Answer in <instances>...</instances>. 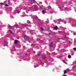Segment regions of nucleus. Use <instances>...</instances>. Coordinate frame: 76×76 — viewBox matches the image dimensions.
<instances>
[{
	"label": "nucleus",
	"mask_w": 76,
	"mask_h": 76,
	"mask_svg": "<svg viewBox=\"0 0 76 76\" xmlns=\"http://www.w3.org/2000/svg\"><path fill=\"white\" fill-rule=\"evenodd\" d=\"M59 21H60V22H61V19H59Z\"/></svg>",
	"instance_id": "c85d7f7f"
},
{
	"label": "nucleus",
	"mask_w": 76,
	"mask_h": 76,
	"mask_svg": "<svg viewBox=\"0 0 76 76\" xmlns=\"http://www.w3.org/2000/svg\"><path fill=\"white\" fill-rule=\"evenodd\" d=\"M27 41H28V42H31V41H30V40H29V39H28L27 40Z\"/></svg>",
	"instance_id": "393cba45"
},
{
	"label": "nucleus",
	"mask_w": 76,
	"mask_h": 76,
	"mask_svg": "<svg viewBox=\"0 0 76 76\" xmlns=\"http://www.w3.org/2000/svg\"><path fill=\"white\" fill-rule=\"evenodd\" d=\"M34 53H35V52H34Z\"/></svg>",
	"instance_id": "e433bc0d"
},
{
	"label": "nucleus",
	"mask_w": 76,
	"mask_h": 76,
	"mask_svg": "<svg viewBox=\"0 0 76 76\" xmlns=\"http://www.w3.org/2000/svg\"><path fill=\"white\" fill-rule=\"evenodd\" d=\"M8 26L9 28H12V26H11L9 25H8Z\"/></svg>",
	"instance_id": "6ab92c4d"
},
{
	"label": "nucleus",
	"mask_w": 76,
	"mask_h": 76,
	"mask_svg": "<svg viewBox=\"0 0 76 76\" xmlns=\"http://www.w3.org/2000/svg\"><path fill=\"white\" fill-rule=\"evenodd\" d=\"M23 37H24V38H27V37L26 35H24Z\"/></svg>",
	"instance_id": "5701e85b"
},
{
	"label": "nucleus",
	"mask_w": 76,
	"mask_h": 76,
	"mask_svg": "<svg viewBox=\"0 0 76 76\" xmlns=\"http://www.w3.org/2000/svg\"><path fill=\"white\" fill-rule=\"evenodd\" d=\"M56 12L54 11L53 10H52L50 12V13H56Z\"/></svg>",
	"instance_id": "39448f33"
},
{
	"label": "nucleus",
	"mask_w": 76,
	"mask_h": 76,
	"mask_svg": "<svg viewBox=\"0 0 76 76\" xmlns=\"http://www.w3.org/2000/svg\"><path fill=\"white\" fill-rule=\"evenodd\" d=\"M63 62L64 63H65V64H67V62H66V61L64 60L63 61Z\"/></svg>",
	"instance_id": "2eb2a0df"
},
{
	"label": "nucleus",
	"mask_w": 76,
	"mask_h": 76,
	"mask_svg": "<svg viewBox=\"0 0 76 76\" xmlns=\"http://www.w3.org/2000/svg\"><path fill=\"white\" fill-rule=\"evenodd\" d=\"M10 31V32L11 34H13V33H12V31H11L10 30H9Z\"/></svg>",
	"instance_id": "a211bd4d"
},
{
	"label": "nucleus",
	"mask_w": 76,
	"mask_h": 76,
	"mask_svg": "<svg viewBox=\"0 0 76 76\" xmlns=\"http://www.w3.org/2000/svg\"><path fill=\"white\" fill-rule=\"evenodd\" d=\"M4 44H5V45L6 46L7 45V43H6V41H4Z\"/></svg>",
	"instance_id": "6e6552de"
},
{
	"label": "nucleus",
	"mask_w": 76,
	"mask_h": 76,
	"mask_svg": "<svg viewBox=\"0 0 76 76\" xmlns=\"http://www.w3.org/2000/svg\"><path fill=\"white\" fill-rule=\"evenodd\" d=\"M41 30H42V31H43V30H44V29H43V28H42V27L41 28Z\"/></svg>",
	"instance_id": "b1692460"
},
{
	"label": "nucleus",
	"mask_w": 76,
	"mask_h": 76,
	"mask_svg": "<svg viewBox=\"0 0 76 76\" xmlns=\"http://www.w3.org/2000/svg\"><path fill=\"white\" fill-rule=\"evenodd\" d=\"M42 14H43V15H44L45 13V11L43 10L42 11Z\"/></svg>",
	"instance_id": "0eeeda50"
},
{
	"label": "nucleus",
	"mask_w": 76,
	"mask_h": 76,
	"mask_svg": "<svg viewBox=\"0 0 76 76\" xmlns=\"http://www.w3.org/2000/svg\"><path fill=\"white\" fill-rule=\"evenodd\" d=\"M11 18L12 19V18H13V16H11Z\"/></svg>",
	"instance_id": "2f4dec72"
},
{
	"label": "nucleus",
	"mask_w": 76,
	"mask_h": 76,
	"mask_svg": "<svg viewBox=\"0 0 76 76\" xmlns=\"http://www.w3.org/2000/svg\"><path fill=\"white\" fill-rule=\"evenodd\" d=\"M5 6H7V7L8 6V5L7 4H6Z\"/></svg>",
	"instance_id": "c756f323"
},
{
	"label": "nucleus",
	"mask_w": 76,
	"mask_h": 76,
	"mask_svg": "<svg viewBox=\"0 0 76 76\" xmlns=\"http://www.w3.org/2000/svg\"><path fill=\"white\" fill-rule=\"evenodd\" d=\"M39 3V4H42V2H40Z\"/></svg>",
	"instance_id": "7c9ffc66"
},
{
	"label": "nucleus",
	"mask_w": 76,
	"mask_h": 76,
	"mask_svg": "<svg viewBox=\"0 0 76 76\" xmlns=\"http://www.w3.org/2000/svg\"><path fill=\"white\" fill-rule=\"evenodd\" d=\"M68 58H71V56L70 55H69L68 56Z\"/></svg>",
	"instance_id": "f3484780"
},
{
	"label": "nucleus",
	"mask_w": 76,
	"mask_h": 76,
	"mask_svg": "<svg viewBox=\"0 0 76 76\" xmlns=\"http://www.w3.org/2000/svg\"><path fill=\"white\" fill-rule=\"evenodd\" d=\"M67 73V72L66 71V70H65L64 72V74H66Z\"/></svg>",
	"instance_id": "dca6fc26"
},
{
	"label": "nucleus",
	"mask_w": 76,
	"mask_h": 76,
	"mask_svg": "<svg viewBox=\"0 0 76 76\" xmlns=\"http://www.w3.org/2000/svg\"><path fill=\"white\" fill-rule=\"evenodd\" d=\"M39 7V10H42V8L40 6H38Z\"/></svg>",
	"instance_id": "f8f14e48"
},
{
	"label": "nucleus",
	"mask_w": 76,
	"mask_h": 76,
	"mask_svg": "<svg viewBox=\"0 0 76 76\" xmlns=\"http://www.w3.org/2000/svg\"><path fill=\"white\" fill-rule=\"evenodd\" d=\"M34 67L35 68V67H38V66H36V67H35V66H34Z\"/></svg>",
	"instance_id": "72a5a7b5"
},
{
	"label": "nucleus",
	"mask_w": 76,
	"mask_h": 76,
	"mask_svg": "<svg viewBox=\"0 0 76 76\" xmlns=\"http://www.w3.org/2000/svg\"><path fill=\"white\" fill-rule=\"evenodd\" d=\"M33 19H34L35 20H37L38 19V17L36 15H33Z\"/></svg>",
	"instance_id": "7ed1b4c3"
},
{
	"label": "nucleus",
	"mask_w": 76,
	"mask_h": 76,
	"mask_svg": "<svg viewBox=\"0 0 76 76\" xmlns=\"http://www.w3.org/2000/svg\"><path fill=\"white\" fill-rule=\"evenodd\" d=\"M27 23H29V22H30V21H29V20H27Z\"/></svg>",
	"instance_id": "a878e982"
},
{
	"label": "nucleus",
	"mask_w": 76,
	"mask_h": 76,
	"mask_svg": "<svg viewBox=\"0 0 76 76\" xmlns=\"http://www.w3.org/2000/svg\"><path fill=\"white\" fill-rule=\"evenodd\" d=\"M24 54H25L26 55H27V53H26V54L25 53Z\"/></svg>",
	"instance_id": "f704fd0d"
},
{
	"label": "nucleus",
	"mask_w": 76,
	"mask_h": 76,
	"mask_svg": "<svg viewBox=\"0 0 76 76\" xmlns=\"http://www.w3.org/2000/svg\"><path fill=\"white\" fill-rule=\"evenodd\" d=\"M14 26H15V27H17V28H20V27L18 26V25H14Z\"/></svg>",
	"instance_id": "ddd939ff"
},
{
	"label": "nucleus",
	"mask_w": 76,
	"mask_h": 76,
	"mask_svg": "<svg viewBox=\"0 0 76 76\" xmlns=\"http://www.w3.org/2000/svg\"><path fill=\"white\" fill-rule=\"evenodd\" d=\"M19 7H18L16 9V12L18 14H19Z\"/></svg>",
	"instance_id": "20e7f679"
},
{
	"label": "nucleus",
	"mask_w": 76,
	"mask_h": 76,
	"mask_svg": "<svg viewBox=\"0 0 76 76\" xmlns=\"http://www.w3.org/2000/svg\"><path fill=\"white\" fill-rule=\"evenodd\" d=\"M74 50L75 51H76V48H73Z\"/></svg>",
	"instance_id": "aec40b11"
},
{
	"label": "nucleus",
	"mask_w": 76,
	"mask_h": 76,
	"mask_svg": "<svg viewBox=\"0 0 76 76\" xmlns=\"http://www.w3.org/2000/svg\"><path fill=\"white\" fill-rule=\"evenodd\" d=\"M0 4H1V5H3V3H1Z\"/></svg>",
	"instance_id": "cd10ccee"
},
{
	"label": "nucleus",
	"mask_w": 76,
	"mask_h": 76,
	"mask_svg": "<svg viewBox=\"0 0 76 76\" xmlns=\"http://www.w3.org/2000/svg\"><path fill=\"white\" fill-rule=\"evenodd\" d=\"M60 9L61 11H63V10H69V8L67 7H66L65 8V9H64V8H63V7L61 6L60 7Z\"/></svg>",
	"instance_id": "f257e3e1"
},
{
	"label": "nucleus",
	"mask_w": 76,
	"mask_h": 76,
	"mask_svg": "<svg viewBox=\"0 0 76 76\" xmlns=\"http://www.w3.org/2000/svg\"><path fill=\"white\" fill-rule=\"evenodd\" d=\"M28 12H29V10L28 11Z\"/></svg>",
	"instance_id": "58836bf2"
},
{
	"label": "nucleus",
	"mask_w": 76,
	"mask_h": 76,
	"mask_svg": "<svg viewBox=\"0 0 76 76\" xmlns=\"http://www.w3.org/2000/svg\"><path fill=\"white\" fill-rule=\"evenodd\" d=\"M33 1H35V0H33Z\"/></svg>",
	"instance_id": "4c0bfd02"
},
{
	"label": "nucleus",
	"mask_w": 76,
	"mask_h": 76,
	"mask_svg": "<svg viewBox=\"0 0 76 76\" xmlns=\"http://www.w3.org/2000/svg\"><path fill=\"white\" fill-rule=\"evenodd\" d=\"M25 26H26V24H25Z\"/></svg>",
	"instance_id": "473e14b6"
},
{
	"label": "nucleus",
	"mask_w": 76,
	"mask_h": 76,
	"mask_svg": "<svg viewBox=\"0 0 76 76\" xmlns=\"http://www.w3.org/2000/svg\"><path fill=\"white\" fill-rule=\"evenodd\" d=\"M64 23L65 24H66V21H64Z\"/></svg>",
	"instance_id": "bb28decb"
},
{
	"label": "nucleus",
	"mask_w": 76,
	"mask_h": 76,
	"mask_svg": "<svg viewBox=\"0 0 76 76\" xmlns=\"http://www.w3.org/2000/svg\"><path fill=\"white\" fill-rule=\"evenodd\" d=\"M4 3H5V2H4Z\"/></svg>",
	"instance_id": "ea45409f"
},
{
	"label": "nucleus",
	"mask_w": 76,
	"mask_h": 76,
	"mask_svg": "<svg viewBox=\"0 0 76 76\" xmlns=\"http://www.w3.org/2000/svg\"><path fill=\"white\" fill-rule=\"evenodd\" d=\"M48 9H51V6H49L48 7Z\"/></svg>",
	"instance_id": "4be33fe9"
},
{
	"label": "nucleus",
	"mask_w": 76,
	"mask_h": 76,
	"mask_svg": "<svg viewBox=\"0 0 76 76\" xmlns=\"http://www.w3.org/2000/svg\"><path fill=\"white\" fill-rule=\"evenodd\" d=\"M53 44V43H51L50 45V47H52Z\"/></svg>",
	"instance_id": "4468645a"
},
{
	"label": "nucleus",
	"mask_w": 76,
	"mask_h": 76,
	"mask_svg": "<svg viewBox=\"0 0 76 76\" xmlns=\"http://www.w3.org/2000/svg\"><path fill=\"white\" fill-rule=\"evenodd\" d=\"M69 35V33H65V37H66V36H68Z\"/></svg>",
	"instance_id": "9d476101"
},
{
	"label": "nucleus",
	"mask_w": 76,
	"mask_h": 76,
	"mask_svg": "<svg viewBox=\"0 0 76 76\" xmlns=\"http://www.w3.org/2000/svg\"><path fill=\"white\" fill-rule=\"evenodd\" d=\"M75 41H74V44H76V39H74Z\"/></svg>",
	"instance_id": "9b49d317"
},
{
	"label": "nucleus",
	"mask_w": 76,
	"mask_h": 76,
	"mask_svg": "<svg viewBox=\"0 0 76 76\" xmlns=\"http://www.w3.org/2000/svg\"><path fill=\"white\" fill-rule=\"evenodd\" d=\"M75 12H76V9H75Z\"/></svg>",
	"instance_id": "c9c22d12"
},
{
	"label": "nucleus",
	"mask_w": 76,
	"mask_h": 76,
	"mask_svg": "<svg viewBox=\"0 0 76 76\" xmlns=\"http://www.w3.org/2000/svg\"><path fill=\"white\" fill-rule=\"evenodd\" d=\"M31 10L32 9H34L35 10V11H37L39 9V7L37 5H35V6H33L31 9H30Z\"/></svg>",
	"instance_id": "f03ea898"
},
{
	"label": "nucleus",
	"mask_w": 76,
	"mask_h": 76,
	"mask_svg": "<svg viewBox=\"0 0 76 76\" xmlns=\"http://www.w3.org/2000/svg\"><path fill=\"white\" fill-rule=\"evenodd\" d=\"M53 28V29H56V30H57V28H58V27H57V26H56L55 27H54Z\"/></svg>",
	"instance_id": "423d86ee"
},
{
	"label": "nucleus",
	"mask_w": 76,
	"mask_h": 76,
	"mask_svg": "<svg viewBox=\"0 0 76 76\" xmlns=\"http://www.w3.org/2000/svg\"><path fill=\"white\" fill-rule=\"evenodd\" d=\"M14 43L15 44H18V40H15Z\"/></svg>",
	"instance_id": "1a4fd4ad"
},
{
	"label": "nucleus",
	"mask_w": 76,
	"mask_h": 76,
	"mask_svg": "<svg viewBox=\"0 0 76 76\" xmlns=\"http://www.w3.org/2000/svg\"><path fill=\"white\" fill-rule=\"evenodd\" d=\"M73 35H76V33H75V32H73Z\"/></svg>",
	"instance_id": "412c9836"
}]
</instances>
